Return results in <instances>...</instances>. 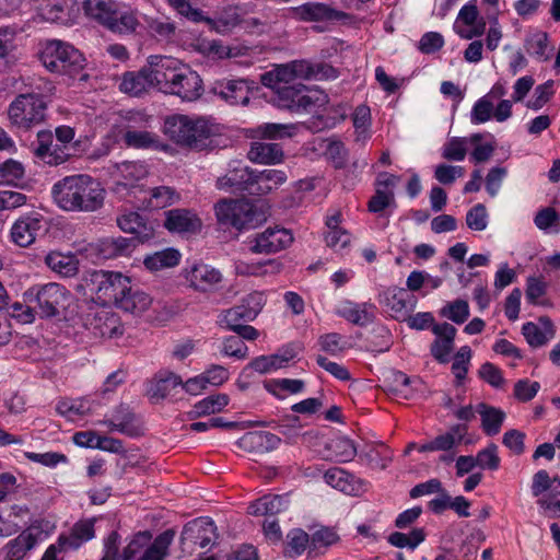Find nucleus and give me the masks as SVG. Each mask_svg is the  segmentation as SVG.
<instances>
[{
	"mask_svg": "<svg viewBox=\"0 0 560 560\" xmlns=\"http://www.w3.org/2000/svg\"><path fill=\"white\" fill-rule=\"evenodd\" d=\"M315 73L314 65L308 60H293L276 66L261 75V83L275 91L278 107L293 113H304L313 104L305 81Z\"/></svg>",
	"mask_w": 560,
	"mask_h": 560,
	"instance_id": "nucleus-1",
	"label": "nucleus"
},
{
	"mask_svg": "<svg viewBox=\"0 0 560 560\" xmlns=\"http://www.w3.org/2000/svg\"><path fill=\"white\" fill-rule=\"evenodd\" d=\"M56 205L72 212H93L98 210L105 199L102 184L86 174L66 176L51 188Z\"/></svg>",
	"mask_w": 560,
	"mask_h": 560,
	"instance_id": "nucleus-2",
	"label": "nucleus"
},
{
	"mask_svg": "<svg viewBox=\"0 0 560 560\" xmlns=\"http://www.w3.org/2000/svg\"><path fill=\"white\" fill-rule=\"evenodd\" d=\"M154 63L158 91L179 97L184 102H194L203 93V82L197 71L180 60L160 56Z\"/></svg>",
	"mask_w": 560,
	"mask_h": 560,
	"instance_id": "nucleus-3",
	"label": "nucleus"
},
{
	"mask_svg": "<svg viewBox=\"0 0 560 560\" xmlns=\"http://www.w3.org/2000/svg\"><path fill=\"white\" fill-rule=\"evenodd\" d=\"M114 536V555L110 560H164L174 539V533L171 530L161 533L154 539L149 530L138 532L130 538L119 555L120 536L113 530L103 540L102 559L106 558L107 542Z\"/></svg>",
	"mask_w": 560,
	"mask_h": 560,
	"instance_id": "nucleus-4",
	"label": "nucleus"
},
{
	"mask_svg": "<svg viewBox=\"0 0 560 560\" xmlns=\"http://www.w3.org/2000/svg\"><path fill=\"white\" fill-rule=\"evenodd\" d=\"M39 59L49 72L69 78L79 74L85 65L83 55L73 45L60 39L46 40Z\"/></svg>",
	"mask_w": 560,
	"mask_h": 560,
	"instance_id": "nucleus-5",
	"label": "nucleus"
},
{
	"mask_svg": "<svg viewBox=\"0 0 560 560\" xmlns=\"http://www.w3.org/2000/svg\"><path fill=\"white\" fill-rule=\"evenodd\" d=\"M163 132L176 143L202 149L211 137L212 129L203 118L172 115L165 118Z\"/></svg>",
	"mask_w": 560,
	"mask_h": 560,
	"instance_id": "nucleus-6",
	"label": "nucleus"
},
{
	"mask_svg": "<svg viewBox=\"0 0 560 560\" xmlns=\"http://www.w3.org/2000/svg\"><path fill=\"white\" fill-rule=\"evenodd\" d=\"M47 107L40 93H21L9 104L7 116L12 127L27 131L45 121Z\"/></svg>",
	"mask_w": 560,
	"mask_h": 560,
	"instance_id": "nucleus-7",
	"label": "nucleus"
},
{
	"mask_svg": "<svg viewBox=\"0 0 560 560\" xmlns=\"http://www.w3.org/2000/svg\"><path fill=\"white\" fill-rule=\"evenodd\" d=\"M214 211L221 225L236 230L253 229L266 221V213L245 199H223L215 205Z\"/></svg>",
	"mask_w": 560,
	"mask_h": 560,
	"instance_id": "nucleus-8",
	"label": "nucleus"
},
{
	"mask_svg": "<svg viewBox=\"0 0 560 560\" xmlns=\"http://www.w3.org/2000/svg\"><path fill=\"white\" fill-rule=\"evenodd\" d=\"M92 291L102 306H119L120 300L128 293L131 278L119 272L97 270L91 275Z\"/></svg>",
	"mask_w": 560,
	"mask_h": 560,
	"instance_id": "nucleus-9",
	"label": "nucleus"
},
{
	"mask_svg": "<svg viewBox=\"0 0 560 560\" xmlns=\"http://www.w3.org/2000/svg\"><path fill=\"white\" fill-rule=\"evenodd\" d=\"M23 299L25 303L34 304L42 317H52L66 306L69 292L63 285L50 282L31 287L24 292Z\"/></svg>",
	"mask_w": 560,
	"mask_h": 560,
	"instance_id": "nucleus-10",
	"label": "nucleus"
},
{
	"mask_svg": "<svg viewBox=\"0 0 560 560\" xmlns=\"http://www.w3.org/2000/svg\"><path fill=\"white\" fill-rule=\"evenodd\" d=\"M155 59H160V56H150L148 65L139 71L125 72L120 78L119 91L130 96H140L151 89L158 90Z\"/></svg>",
	"mask_w": 560,
	"mask_h": 560,
	"instance_id": "nucleus-11",
	"label": "nucleus"
},
{
	"mask_svg": "<svg viewBox=\"0 0 560 560\" xmlns=\"http://www.w3.org/2000/svg\"><path fill=\"white\" fill-rule=\"evenodd\" d=\"M317 471L323 472V479L327 486L346 495L360 497L368 491L370 486L368 480L339 466H331L324 470L317 468Z\"/></svg>",
	"mask_w": 560,
	"mask_h": 560,
	"instance_id": "nucleus-12",
	"label": "nucleus"
},
{
	"mask_svg": "<svg viewBox=\"0 0 560 560\" xmlns=\"http://www.w3.org/2000/svg\"><path fill=\"white\" fill-rule=\"evenodd\" d=\"M86 328L98 338L115 339L124 334L119 315L110 306L95 308L86 319Z\"/></svg>",
	"mask_w": 560,
	"mask_h": 560,
	"instance_id": "nucleus-13",
	"label": "nucleus"
},
{
	"mask_svg": "<svg viewBox=\"0 0 560 560\" xmlns=\"http://www.w3.org/2000/svg\"><path fill=\"white\" fill-rule=\"evenodd\" d=\"M357 455L354 443L349 438L332 433L324 435L317 433V456L324 460L347 463Z\"/></svg>",
	"mask_w": 560,
	"mask_h": 560,
	"instance_id": "nucleus-14",
	"label": "nucleus"
},
{
	"mask_svg": "<svg viewBox=\"0 0 560 560\" xmlns=\"http://www.w3.org/2000/svg\"><path fill=\"white\" fill-rule=\"evenodd\" d=\"M400 176L388 172H380L375 178V192L366 203L368 211L371 213H382L388 208L397 207L394 188L399 182Z\"/></svg>",
	"mask_w": 560,
	"mask_h": 560,
	"instance_id": "nucleus-15",
	"label": "nucleus"
},
{
	"mask_svg": "<svg viewBox=\"0 0 560 560\" xmlns=\"http://www.w3.org/2000/svg\"><path fill=\"white\" fill-rule=\"evenodd\" d=\"M292 233L284 228H267L250 241V250L255 254H276L291 245Z\"/></svg>",
	"mask_w": 560,
	"mask_h": 560,
	"instance_id": "nucleus-16",
	"label": "nucleus"
},
{
	"mask_svg": "<svg viewBox=\"0 0 560 560\" xmlns=\"http://www.w3.org/2000/svg\"><path fill=\"white\" fill-rule=\"evenodd\" d=\"M46 230L45 218L38 212L20 217L10 231L11 241L20 247L32 245L36 237Z\"/></svg>",
	"mask_w": 560,
	"mask_h": 560,
	"instance_id": "nucleus-17",
	"label": "nucleus"
},
{
	"mask_svg": "<svg viewBox=\"0 0 560 560\" xmlns=\"http://www.w3.org/2000/svg\"><path fill=\"white\" fill-rule=\"evenodd\" d=\"M217 527L209 517H198L188 522L182 532L180 540L184 546L206 548L217 538Z\"/></svg>",
	"mask_w": 560,
	"mask_h": 560,
	"instance_id": "nucleus-18",
	"label": "nucleus"
},
{
	"mask_svg": "<svg viewBox=\"0 0 560 560\" xmlns=\"http://www.w3.org/2000/svg\"><path fill=\"white\" fill-rule=\"evenodd\" d=\"M34 153L37 159L48 165H60L70 156L69 148L59 142H55L52 133L49 130H40L37 132Z\"/></svg>",
	"mask_w": 560,
	"mask_h": 560,
	"instance_id": "nucleus-19",
	"label": "nucleus"
},
{
	"mask_svg": "<svg viewBox=\"0 0 560 560\" xmlns=\"http://www.w3.org/2000/svg\"><path fill=\"white\" fill-rule=\"evenodd\" d=\"M164 215V228L171 233L191 235L200 232L202 228L201 219L190 209H172L165 211Z\"/></svg>",
	"mask_w": 560,
	"mask_h": 560,
	"instance_id": "nucleus-20",
	"label": "nucleus"
},
{
	"mask_svg": "<svg viewBox=\"0 0 560 560\" xmlns=\"http://www.w3.org/2000/svg\"><path fill=\"white\" fill-rule=\"evenodd\" d=\"M183 276L190 287L199 291H208L222 281L220 270L202 261L188 264Z\"/></svg>",
	"mask_w": 560,
	"mask_h": 560,
	"instance_id": "nucleus-21",
	"label": "nucleus"
},
{
	"mask_svg": "<svg viewBox=\"0 0 560 560\" xmlns=\"http://www.w3.org/2000/svg\"><path fill=\"white\" fill-rule=\"evenodd\" d=\"M256 83L246 79L221 80L215 82L213 91L231 105H246Z\"/></svg>",
	"mask_w": 560,
	"mask_h": 560,
	"instance_id": "nucleus-22",
	"label": "nucleus"
},
{
	"mask_svg": "<svg viewBox=\"0 0 560 560\" xmlns=\"http://www.w3.org/2000/svg\"><path fill=\"white\" fill-rule=\"evenodd\" d=\"M117 225L125 233H130L141 242H148L155 235V224L137 211H125L117 217Z\"/></svg>",
	"mask_w": 560,
	"mask_h": 560,
	"instance_id": "nucleus-23",
	"label": "nucleus"
},
{
	"mask_svg": "<svg viewBox=\"0 0 560 560\" xmlns=\"http://www.w3.org/2000/svg\"><path fill=\"white\" fill-rule=\"evenodd\" d=\"M432 332L436 336L430 346L431 355L441 364H447L450 355L454 350V341L457 329L448 324L442 323L432 327Z\"/></svg>",
	"mask_w": 560,
	"mask_h": 560,
	"instance_id": "nucleus-24",
	"label": "nucleus"
},
{
	"mask_svg": "<svg viewBox=\"0 0 560 560\" xmlns=\"http://www.w3.org/2000/svg\"><path fill=\"white\" fill-rule=\"evenodd\" d=\"M298 355L294 347L285 346L279 349L276 353L269 355H259L254 358L249 364L244 369H250L260 374H267L277 370L287 368Z\"/></svg>",
	"mask_w": 560,
	"mask_h": 560,
	"instance_id": "nucleus-25",
	"label": "nucleus"
},
{
	"mask_svg": "<svg viewBox=\"0 0 560 560\" xmlns=\"http://www.w3.org/2000/svg\"><path fill=\"white\" fill-rule=\"evenodd\" d=\"M358 462L370 469L383 470L393 460V451L384 442H372L365 444L357 453Z\"/></svg>",
	"mask_w": 560,
	"mask_h": 560,
	"instance_id": "nucleus-26",
	"label": "nucleus"
},
{
	"mask_svg": "<svg viewBox=\"0 0 560 560\" xmlns=\"http://www.w3.org/2000/svg\"><path fill=\"white\" fill-rule=\"evenodd\" d=\"M95 518L80 520L71 527L68 534H61L57 538V542L66 551L77 550L85 542L95 537Z\"/></svg>",
	"mask_w": 560,
	"mask_h": 560,
	"instance_id": "nucleus-27",
	"label": "nucleus"
},
{
	"mask_svg": "<svg viewBox=\"0 0 560 560\" xmlns=\"http://www.w3.org/2000/svg\"><path fill=\"white\" fill-rule=\"evenodd\" d=\"M254 171L248 166L237 162L231 167L224 176L217 180V187L223 190L248 191L249 186H253Z\"/></svg>",
	"mask_w": 560,
	"mask_h": 560,
	"instance_id": "nucleus-28",
	"label": "nucleus"
},
{
	"mask_svg": "<svg viewBox=\"0 0 560 560\" xmlns=\"http://www.w3.org/2000/svg\"><path fill=\"white\" fill-rule=\"evenodd\" d=\"M79 9L75 0H55L39 9L42 20L51 23L72 24L77 20Z\"/></svg>",
	"mask_w": 560,
	"mask_h": 560,
	"instance_id": "nucleus-29",
	"label": "nucleus"
},
{
	"mask_svg": "<svg viewBox=\"0 0 560 560\" xmlns=\"http://www.w3.org/2000/svg\"><path fill=\"white\" fill-rule=\"evenodd\" d=\"M182 385V377L168 370L159 371L149 382L147 394L151 400L159 401L171 395L172 390Z\"/></svg>",
	"mask_w": 560,
	"mask_h": 560,
	"instance_id": "nucleus-30",
	"label": "nucleus"
},
{
	"mask_svg": "<svg viewBox=\"0 0 560 560\" xmlns=\"http://www.w3.org/2000/svg\"><path fill=\"white\" fill-rule=\"evenodd\" d=\"M135 247V240L124 236L104 237L95 244L96 253L103 259L129 256Z\"/></svg>",
	"mask_w": 560,
	"mask_h": 560,
	"instance_id": "nucleus-31",
	"label": "nucleus"
},
{
	"mask_svg": "<svg viewBox=\"0 0 560 560\" xmlns=\"http://www.w3.org/2000/svg\"><path fill=\"white\" fill-rule=\"evenodd\" d=\"M197 51L211 60H221L225 58H238L244 56L247 48L242 46H225L220 40L201 39L196 45Z\"/></svg>",
	"mask_w": 560,
	"mask_h": 560,
	"instance_id": "nucleus-32",
	"label": "nucleus"
},
{
	"mask_svg": "<svg viewBox=\"0 0 560 560\" xmlns=\"http://www.w3.org/2000/svg\"><path fill=\"white\" fill-rule=\"evenodd\" d=\"M288 176L281 170H264L259 173L254 171L253 186H249L250 195H266L285 183Z\"/></svg>",
	"mask_w": 560,
	"mask_h": 560,
	"instance_id": "nucleus-33",
	"label": "nucleus"
},
{
	"mask_svg": "<svg viewBox=\"0 0 560 560\" xmlns=\"http://www.w3.org/2000/svg\"><path fill=\"white\" fill-rule=\"evenodd\" d=\"M280 439L265 431L245 433L238 441L242 448L252 453H266L278 447Z\"/></svg>",
	"mask_w": 560,
	"mask_h": 560,
	"instance_id": "nucleus-34",
	"label": "nucleus"
},
{
	"mask_svg": "<svg viewBox=\"0 0 560 560\" xmlns=\"http://www.w3.org/2000/svg\"><path fill=\"white\" fill-rule=\"evenodd\" d=\"M408 292L402 288H387L380 293L378 302L383 305L394 319H400L407 314Z\"/></svg>",
	"mask_w": 560,
	"mask_h": 560,
	"instance_id": "nucleus-35",
	"label": "nucleus"
},
{
	"mask_svg": "<svg viewBox=\"0 0 560 560\" xmlns=\"http://www.w3.org/2000/svg\"><path fill=\"white\" fill-rule=\"evenodd\" d=\"M45 264L51 271L66 278L74 277L79 271V260L72 253L49 252L45 256Z\"/></svg>",
	"mask_w": 560,
	"mask_h": 560,
	"instance_id": "nucleus-36",
	"label": "nucleus"
},
{
	"mask_svg": "<svg viewBox=\"0 0 560 560\" xmlns=\"http://www.w3.org/2000/svg\"><path fill=\"white\" fill-rule=\"evenodd\" d=\"M248 159L258 164H278L282 162L283 151L278 143L253 142L247 153Z\"/></svg>",
	"mask_w": 560,
	"mask_h": 560,
	"instance_id": "nucleus-37",
	"label": "nucleus"
},
{
	"mask_svg": "<svg viewBox=\"0 0 560 560\" xmlns=\"http://www.w3.org/2000/svg\"><path fill=\"white\" fill-rule=\"evenodd\" d=\"M78 9H82L84 14L97 21L102 25L110 21L112 14L115 13L114 0H75Z\"/></svg>",
	"mask_w": 560,
	"mask_h": 560,
	"instance_id": "nucleus-38",
	"label": "nucleus"
},
{
	"mask_svg": "<svg viewBox=\"0 0 560 560\" xmlns=\"http://www.w3.org/2000/svg\"><path fill=\"white\" fill-rule=\"evenodd\" d=\"M326 143L323 151L325 160L337 171L345 170L348 165L349 150L338 137L323 139L320 145Z\"/></svg>",
	"mask_w": 560,
	"mask_h": 560,
	"instance_id": "nucleus-39",
	"label": "nucleus"
},
{
	"mask_svg": "<svg viewBox=\"0 0 560 560\" xmlns=\"http://www.w3.org/2000/svg\"><path fill=\"white\" fill-rule=\"evenodd\" d=\"M288 508L285 495L267 494L250 503L248 513L252 515H275Z\"/></svg>",
	"mask_w": 560,
	"mask_h": 560,
	"instance_id": "nucleus-40",
	"label": "nucleus"
},
{
	"mask_svg": "<svg viewBox=\"0 0 560 560\" xmlns=\"http://www.w3.org/2000/svg\"><path fill=\"white\" fill-rule=\"evenodd\" d=\"M124 141L127 147L135 149L164 151L167 148L156 133L147 130H127L124 135Z\"/></svg>",
	"mask_w": 560,
	"mask_h": 560,
	"instance_id": "nucleus-41",
	"label": "nucleus"
},
{
	"mask_svg": "<svg viewBox=\"0 0 560 560\" xmlns=\"http://www.w3.org/2000/svg\"><path fill=\"white\" fill-rule=\"evenodd\" d=\"M282 269V264L277 259H267L262 261H243L235 262V271L241 276H255L262 277L266 275L279 273Z\"/></svg>",
	"mask_w": 560,
	"mask_h": 560,
	"instance_id": "nucleus-42",
	"label": "nucleus"
},
{
	"mask_svg": "<svg viewBox=\"0 0 560 560\" xmlns=\"http://www.w3.org/2000/svg\"><path fill=\"white\" fill-rule=\"evenodd\" d=\"M38 539V533H34L32 529L23 530L19 536L10 540L7 545V555L9 560L22 559L27 551L37 545Z\"/></svg>",
	"mask_w": 560,
	"mask_h": 560,
	"instance_id": "nucleus-43",
	"label": "nucleus"
},
{
	"mask_svg": "<svg viewBox=\"0 0 560 560\" xmlns=\"http://www.w3.org/2000/svg\"><path fill=\"white\" fill-rule=\"evenodd\" d=\"M180 257L182 255L177 249L170 247L147 255L143 259V265L149 271L155 272L177 266Z\"/></svg>",
	"mask_w": 560,
	"mask_h": 560,
	"instance_id": "nucleus-44",
	"label": "nucleus"
},
{
	"mask_svg": "<svg viewBox=\"0 0 560 560\" xmlns=\"http://www.w3.org/2000/svg\"><path fill=\"white\" fill-rule=\"evenodd\" d=\"M229 402L230 397L226 394L210 395L197 401L188 415L191 419L214 415L221 412Z\"/></svg>",
	"mask_w": 560,
	"mask_h": 560,
	"instance_id": "nucleus-45",
	"label": "nucleus"
},
{
	"mask_svg": "<svg viewBox=\"0 0 560 560\" xmlns=\"http://www.w3.org/2000/svg\"><path fill=\"white\" fill-rule=\"evenodd\" d=\"M264 388L278 399H285L304 389V382L293 378H270L264 382Z\"/></svg>",
	"mask_w": 560,
	"mask_h": 560,
	"instance_id": "nucleus-46",
	"label": "nucleus"
},
{
	"mask_svg": "<svg viewBox=\"0 0 560 560\" xmlns=\"http://www.w3.org/2000/svg\"><path fill=\"white\" fill-rule=\"evenodd\" d=\"M180 200V194L170 186H158L149 191V199L145 208L164 209L171 207Z\"/></svg>",
	"mask_w": 560,
	"mask_h": 560,
	"instance_id": "nucleus-47",
	"label": "nucleus"
},
{
	"mask_svg": "<svg viewBox=\"0 0 560 560\" xmlns=\"http://www.w3.org/2000/svg\"><path fill=\"white\" fill-rule=\"evenodd\" d=\"M152 304L151 296L141 291L133 290L130 284L128 293L125 294L124 299L120 300L118 308L132 314H141L145 312Z\"/></svg>",
	"mask_w": 560,
	"mask_h": 560,
	"instance_id": "nucleus-48",
	"label": "nucleus"
},
{
	"mask_svg": "<svg viewBox=\"0 0 560 560\" xmlns=\"http://www.w3.org/2000/svg\"><path fill=\"white\" fill-rule=\"evenodd\" d=\"M480 407L483 408V410L480 411L481 428L483 433L488 436L497 435L500 432L505 419L504 411H502L500 408L488 406L483 402L480 404Z\"/></svg>",
	"mask_w": 560,
	"mask_h": 560,
	"instance_id": "nucleus-49",
	"label": "nucleus"
},
{
	"mask_svg": "<svg viewBox=\"0 0 560 560\" xmlns=\"http://www.w3.org/2000/svg\"><path fill=\"white\" fill-rule=\"evenodd\" d=\"M427 538L424 527H413L408 534L394 532L387 537L388 544L396 548L416 549Z\"/></svg>",
	"mask_w": 560,
	"mask_h": 560,
	"instance_id": "nucleus-50",
	"label": "nucleus"
},
{
	"mask_svg": "<svg viewBox=\"0 0 560 560\" xmlns=\"http://www.w3.org/2000/svg\"><path fill=\"white\" fill-rule=\"evenodd\" d=\"M109 20L110 21L105 23L104 26L118 34L132 33L138 26V20L135 13L130 11L119 12L117 4L115 5V13L112 14Z\"/></svg>",
	"mask_w": 560,
	"mask_h": 560,
	"instance_id": "nucleus-51",
	"label": "nucleus"
},
{
	"mask_svg": "<svg viewBox=\"0 0 560 560\" xmlns=\"http://www.w3.org/2000/svg\"><path fill=\"white\" fill-rule=\"evenodd\" d=\"M93 410V402L88 398L62 399L57 404V411L71 420L85 416Z\"/></svg>",
	"mask_w": 560,
	"mask_h": 560,
	"instance_id": "nucleus-52",
	"label": "nucleus"
},
{
	"mask_svg": "<svg viewBox=\"0 0 560 560\" xmlns=\"http://www.w3.org/2000/svg\"><path fill=\"white\" fill-rule=\"evenodd\" d=\"M346 117V108L342 104L325 106L317 110V131L331 129L343 121Z\"/></svg>",
	"mask_w": 560,
	"mask_h": 560,
	"instance_id": "nucleus-53",
	"label": "nucleus"
},
{
	"mask_svg": "<svg viewBox=\"0 0 560 560\" xmlns=\"http://www.w3.org/2000/svg\"><path fill=\"white\" fill-rule=\"evenodd\" d=\"M121 180L118 185L127 187H133L137 182L144 178L148 175L147 165L142 162H124L118 166Z\"/></svg>",
	"mask_w": 560,
	"mask_h": 560,
	"instance_id": "nucleus-54",
	"label": "nucleus"
},
{
	"mask_svg": "<svg viewBox=\"0 0 560 560\" xmlns=\"http://www.w3.org/2000/svg\"><path fill=\"white\" fill-rule=\"evenodd\" d=\"M547 293V283L541 277L530 276L526 281V300L532 305L552 306L549 299L540 300Z\"/></svg>",
	"mask_w": 560,
	"mask_h": 560,
	"instance_id": "nucleus-55",
	"label": "nucleus"
},
{
	"mask_svg": "<svg viewBox=\"0 0 560 560\" xmlns=\"http://www.w3.org/2000/svg\"><path fill=\"white\" fill-rule=\"evenodd\" d=\"M472 351L469 346H463L454 355V362L452 364V373L455 376V386H460L466 380Z\"/></svg>",
	"mask_w": 560,
	"mask_h": 560,
	"instance_id": "nucleus-56",
	"label": "nucleus"
},
{
	"mask_svg": "<svg viewBox=\"0 0 560 560\" xmlns=\"http://www.w3.org/2000/svg\"><path fill=\"white\" fill-rule=\"evenodd\" d=\"M25 174L24 165L16 160L0 161V184L16 186Z\"/></svg>",
	"mask_w": 560,
	"mask_h": 560,
	"instance_id": "nucleus-57",
	"label": "nucleus"
},
{
	"mask_svg": "<svg viewBox=\"0 0 560 560\" xmlns=\"http://www.w3.org/2000/svg\"><path fill=\"white\" fill-rule=\"evenodd\" d=\"M308 534L301 528H293L287 534L284 553L289 557L301 556L308 545Z\"/></svg>",
	"mask_w": 560,
	"mask_h": 560,
	"instance_id": "nucleus-58",
	"label": "nucleus"
},
{
	"mask_svg": "<svg viewBox=\"0 0 560 560\" xmlns=\"http://www.w3.org/2000/svg\"><path fill=\"white\" fill-rule=\"evenodd\" d=\"M296 131V127L292 124H275L267 122L256 128V133L261 138L282 139L292 137Z\"/></svg>",
	"mask_w": 560,
	"mask_h": 560,
	"instance_id": "nucleus-59",
	"label": "nucleus"
},
{
	"mask_svg": "<svg viewBox=\"0 0 560 560\" xmlns=\"http://www.w3.org/2000/svg\"><path fill=\"white\" fill-rule=\"evenodd\" d=\"M555 93V82L548 80L535 88L534 95L527 101L526 106L533 110H539L551 101Z\"/></svg>",
	"mask_w": 560,
	"mask_h": 560,
	"instance_id": "nucleus-60",
	"label": "nucleus"
},
{
	"mask_svg": "<svg viewBox=\"0 0 560 560\" xmlns=\"http://www.w3.org/2000/svg\"><path fill=\"white\" fill-rule=\"evenodd\" d=\"M548 47V33L547 32H536L533 35L526 37L524 43V48L526 52L530 56H535L538 59L547 60L548 56L546 55V49Z\"/></svg>",
	"mask_w": 560,
	"mask_h": 560,
	"instance_id": "nucleus-61",
	"label": "nucleus"
},
{
	"mask_svg": "<svg viewBox=\"0 0 560 560\" xmlns=\"http://www.w3.org/2000/svg\"><path fill=\"white\" fill-rule=\"evenodd\" d=\"M440 313L442 316H446L455 324L460 325L469 317V305L467 301L457 299L443 307Z\"/></svg>",
	"mask_w": 560,
	"mask_h": 560,
	"instance_id": "nucleus-62",
	"label": "nucleus"
},
{
	"mask_svg": "<svg viewBox=\"0 0 560 560\" xmlns=\"http://www.w3.org/2000/svg\"><path fill=\"white\" fill-rule=\"evenodd\" d=\"M221 353L225 357L243 360L248 355V347L238 336H229L222 340Z\"/></svg>",
	"mask_w": 560,
	"mask_h": 560,
	"instance_id": "nucleus-63",
	"label": "nucleus"
},
{
	"mask_svg": "<svg viewBox=\"0 0 560 560\" xmlns=\"http://www.w3.org/2000/svg\"><path fill=\"white\" fill-rule=\"evenodd\" d=\"M475 459L477 466L481 469L498 470L501 464L498 446L494 443H490L487 447L480 450Z\"/></svg>",
	"mask_w": 560,
	"mask_h": 560,
	"instance_id": "nucleus-64",
	"label": "nucleus"
}]
</instances>
